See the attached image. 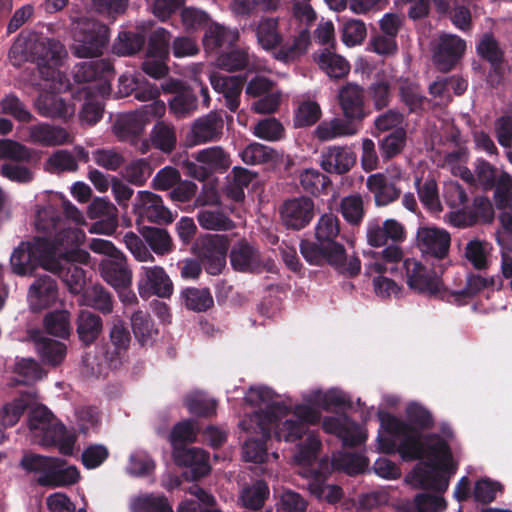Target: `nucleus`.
Masks as SVG:
<instances>
[{"label":"nucleus","instance_id":"obj_1","mask_svg":"<svg viewBox=\"0 0 512 512\" xmlns=\"http://www.w3.org/2000/svg\"><path fill=\"white\" fill-rule=\"evenodd\" d=\"M291 412V408L283 402H272L265 409L254 412L248 419L240 422L243 430L253 429L259 438H248L243 445V457L246 462L264 463L267 459V441L274 429L278 441L296 442L307 433L308 425L317 424L321 414L316 409L305 404H298L293 410L294 419L278 422Z\"/></svg>","mask_w":512,"mask_h":512},{"label":"nucleus","instance_id":"obj_12","mask_svg":"<svg viewBox=\"0 0 512 512\" xmlns=\"http://www.w3.org/2000/svg\"><path fill=\"white\" fill-rule=\"evenodd\" d=\"M245 94L257 98L251 109L258 114H272L280 105L281 93L275 90V82L266 76L253 77L246 85Z\"/></svg>","mask_w":512,"mask_h":512},{"label":"nucleus","instance_id":"obj_11","mask_svg":"<svg viewBox=\"0 0 512 512\" xmlns=\"http://www.w3.org/2000/svg\"><path fill=\"white\" fill-rule=\"evenodd\" d=\"M408 287L423 295L436 296L443 289L439 272L428 268L414 258H406L402 263Z\"/></svg>","mask_w":512,"mask_h":512},{"label":"nucleus","instance_id":"obj_15","mask_svg":"<svg viewBox=\"0 0 512 512\" xmlns=\"http://www.w3.org/2000/svg\"><path fill=\"white\" fill-rule=\"evenodd\" d=\"M163 93L172 94L168 100L170 112L177 118L190 116L197 110L198 100L193 89L184 81L174 78L165 79L161 85Z\"/></svg>","mask_w":512,"mask_h":512},{"label":"nucleus","instance_id":"obj_38","mask_svg":"<svg viewBox=\"0 0 512 512\" xmlns=\"http://www.w3.org/2000/svg\"><path fill=\"white\" fill-rule=\"evenodd\" d=\"M366 187L373 194L377 206H386L396 201L401 194L396 184L383 173L368 176Z\"/></svg>","mask_w":512,"mask_h":512},{"label":"nucleus","instance_id":"obj_44","mask_svg":"<svg viewBox=\"0 0 512 512\" xmlns=\"http://www.w3.org/2000/svg\"><path fill=\"white\" fill-rule=\"evenodd\" d=\"M238 38L237 30H231L213 22L205 30L203 45L207 51H213L225 45H233L238 41Z\"/></svg>","mask_w":512,"mask_h":512},{"label":"nucleus","instance_id":"obj_10","mask_svg":"<svg viewBox=\"0 0 512 512\" xmlns=\"http://www.w3.org/2000/svg\"><path fill=\"white\" fill-rule=\"evenodd\" d=\"M232 268L237 272L260 274L267 271L278 274L279 268L271 259L263 260L258 249L250 245L246 240L236 242L229 254Z\"/></svg>","mask_w":512,"mask_h":512},{"label":"nucleus","instance_id":"obj_53","mask_svg":"<svg viewBox=\"0 0 512 512\" xmlns=\"http://www.w3.org/2000/svg\"><path fill=\"white\" fill-rule=\"evenodd\" d=\"M300 185L302 189L315 197L321 194H328L332 182L330 178L315 169H305L300 174Z\"/></svg>","mask_w":512,"mask_h":512},{"label":"nucleus","instance_id":"obj_28","mask_svg":"<svg viewBox=\"0 0 512 512\" xmlns=\"http://www.w3.org/2000/svg\"><path fill=\"white\" fill-rule=\"evenodd\" d=\"M114 76V68L110 60L98 59L84 61L75 66L74 79L78 83L99 81V86L105 88Z\"/></svg>","mask_w":512,"mask_h":512},{"label":"nucleus","instance_id":"obj_47","mask_svg":"<svg viewBox=\"0 0 512 512\" xmlns=\"http://www.w3.org/2000/svg\"><path fill=\"white\" fill-rule=\"evenodd\" d=\"M401 512H442L446 509V501L443 497L418 493L412 500H406L400 506Z\"/></svg>","mask_w":512,"mask_h":512},{"label":"nucleus","instance_id":"obj_57","mask_svg":"<svg viewBox=\"0 0 512 512\" xmlns=\"http://www.w3.org/2000/svg\"><path fill=\"white\" fill-rule=\"evenodd\" d=\"M407 133L404 128H398L387 134L379 142L381 157L388 161L401 154L406 145Z\"/></svg>","mask_w":512,"mask_h":512},{"label":"nucleus","instance_id":"obj_46","mask_svg":"<svg viewBox=\"0 0 512 512\" xmlns=\"http://www.w3.org/2000/svg\"><path fill=\"white\" fill-rule=\"evenodd\" d=\"M134 336L141 346L152 345L158 335L151 316L141 310L135 311L130 318Z\"/></svg>","mask_w":512,"mask_h":512},{"label":"nucleus","instance_id":"obj_24","mask_svg":"<svg viewBox=\"0 0 512 512\" xmlns=\"http://www.w3.org/2000/svg\"><path fill=\"white\" fill-rule=\"evenodd\" d=\"M223 126L221 114L212 111L192 123L189 140L193 145L218 141L222 136Z\"/></svg>","mask_w":512,"mask_h":512},{"label":"nucleus","instance_id":"obj_32","mask_svg":"<svg viewBox=\"0 0 512 512\" xmlns=\"http://www.w3.org/2000/svg\"><path fill=\"white\" fill-rule=\"evenodd\" d=\"M99 269L103 279L116 289H126L131 285L132 274L123 254L101 260Z\"/></svg>","mask_w":512,"mask_h":512},{"label":"nucleus","instance_id":"obj_16","mask_svg":"<svg viewBox=\"0 0 512 512\" xmlns=\"http://www.w3.org/2000/svg\"><path fill=\"white\" fill-rule=\"evenodd\" d=\"M36 229L48 235L54 245H64L73 243L77 237L76 231L65 228V222L61 213L53 206H47L39 209L35 220Z\"/></svg>","mask_w":512,"mask_h":512},{"label":"nucleus","instance_id":"obj_48","mask_svg":"<svg viewBox=\"0 0 512 512\" xmlns=\"http://www.w3.org/2000/svg\"><path fill=\"white\" fill-rule=\"evenodd\" d=\"M146 35L142 31H121L113 43L112 51L118 56H132L143 49Z\"/></svg>","mask_w":512,"mask_h":512},{"label":"nucleus","instance_id":"obj_43","mask_svg":"<svg viewBox=\"0 0 512 512\" xmlns=\"http://www.w3.org/2000/svg\"><path fill=\"white\" fill-rule=\"evenodd\" d=\"M359 131L358 126L341 118L322 121L315 129V136L320 141H329L338 137L353 136Z\"/></svg>","mask_w":512,"mask_h":512},{"label":"nucleus","instance_id":"obj_61","mask_svg":"<svg viewBox=\"0 0 512 512\" xmlns=\"http://www.w3.org/2000/svg\"><path fill=\"white\" fill-rule=\"evenodd\" d=\"M322 116L320 105L316 101L301 102L294 112V126L296 128L310 127L316 124Z\"/></svg>","mask_w":512,"mask_h":512},{"label":"nucleus","instance_id":"obj_7","mask_svg":"<svg viewBox=\"0 0 512 512\" xmlns=\"http://www.w3.org/2000/svg\"><path fill=\"white\" fill-rule=\"evenodd\" d=\"M55 253L54 243L46 237L21 242L10 257L12 271L19 276L32 275L38 267L49 271Z\"/></svg>","mask_w":512,"mask_h":512},{"label":"nucleus","instance_id":"obj_21","mask_svg":"<svg viewBox=\"0 0 512 512\" xmlns=\"http://www.w3.org/2000/svg\"><path fill=\"white\" fill-rule=\"evenodd\" d=\"M338 98L344 118L360 129L369 114L365 110L364 89L357 84L348 83L341 88Z\"/></svg>","mask_w":512,"mask_h":512},{"label":"nucleus","instance_id":"obj_54","mask_svg":"<svg viewBox=\"0 0 512 512\" xmlns=\"http://www.w3.org/2000/svg\"><path fill=\"white\" fill-rule=\"evenodd\" d=\"M319 67L330 77L340 79L345 77L350 71L348 61L328 49H325L317 59Z\"/></svg>","mask_w":512,"mask_h":512},{"label":"nucleus","instance_id":"obj_31","mask_svg":"<svg viewBox=\"0 0 512 512\" xmlns=\"http://www.w3.org/2000/svg\"><path fill=\"white\" fill-rule=\"evenodd\" d=\"M30 338L41 361L49 366H59L67 355L65 343L48 338L39 330L30 332Z\"/></svg>","mask_w":512,"mask_h":512},{"label":"nucleus","instance_id":"obj_18","mask_svg":"<svg viewBox=\"0 0 512 512\" xmlns=\"http://www.w3.org/2000/svg\"><path fill=\"white\" fill-rule=\"evenodd\" d=\"M314 202L306 196L284 201L280 208L283 225L287 229L299 231L308 226L314 217Z\"/></svg>","mask_w":512,"mask_h":512},{"label":"nucleus","instance_id":"obj_3","mask_svg":"<svg viewBox=\"0 0 512 512\" xmlns=\"http://www.w3.org/2000/svg\"><path fill=\"white\" fill-rule=\"evenodd\" d=\"M28 410L27 425L33 435L39 438L44 447H57L60 454L71 456L77 436L58 422L53 413L44 405L30 406L28 398L22 396L7 403L0 410V423L4 428L16 425Z\"/></svg>","mask_w":512,"mask_h":512},{"label":"nucleus","instance_id":"obj_39","mask_svg":"<svg viewBox=\"0 0 512 512\" xmlns=\"http://www.w3.org/2000/svg\"><path fill=\"white\" fill-rule=\"evenodd\" d=\"M494 218V210L490 200L483 196H477L473 200L472 208H465L455 214V222L458 226H473L477 222H491Z\"/></svg>","mask_w":512,"mask_h":512},{"label":"nucleus","instance_id":"obj_60","mask_svg":"<svg viewBox=\"0 0 512 512\" xmlns=\"http://www.w3.org/2000/svg\"><path fill=\"white\" fill-rule=\"evenodd\" d=\"M257 38L265 50H274L282 42V35L278 32L276 18L262 19L257 28Z\"/></svg>","mask_w":512,"mask_h":512},{"label":"nucleus","instance_id":"obj_40","mask_svg":"<svg viewBox=\"0 0 512 512\" xmlns=\"http://www.w3.org/2000/svg\"><path fill=\"white\" fill-rule=\"evenodd\" d=\"M64 53V45L59 40L48 37L38 39L32 49L38 66L44 68L58 66Z\"/></svg>","mask_w":512,"mask_h":512},{"label":"nucleus","instance_id":"obj_56","mask_svg":"<svg viewBox=\"0 0 512 512\" xmlns=\"http://www.w3.org/2000/svg\"><path fill=\"white\" fill-rule=\"evenodd\" d=\"M87 306L99 311L103 315L113 312L114 299L112 294L101 285H94L85 294Z\"/></svg>","mask_w":512,"mask_h":512},{"label":"nucleus","instance_id":"obj_35","mask_svg":"<svg viewBox=\"0 0 512 512\" xmlns=\"http://www.w3.org/2000/svg\"><path fill=\"white\" fill-rule=\"evenodd\" d=\"M131 92L134 94V98L139 101H152L150 104H146L141 109V116L143 120L150 121L154 118H160L165 114L166 106L165 103L159 100L160 89L156 84L145 83L141 86L131 87Z\"/></svg>","mask_w":512,"mask_h":512},{"label":"nucleus","instance_id":"obj_27","mask_svg":"<svg viewBox=\"0 0 512 512\" xmlns=\"http://www.w3.org/2000/svg\"><path fill=\"white\" fill-rule=\"evenodd\" d=\"M503 281L499 276L483 277L476 273L466 275L465 286L461 289L450 292L453 302L457 305H466L487 288L501 290Z\"/></svg>","mask_w":512,"mask_h":512},{"label":"nucleus","instance_id":"obj_2","mask_svg":"<svg viewBox=\"0 0 512 512\" xmlns=\"http://www.w3.org/2000/svg\"><path fill=\"white\" fill-rule=\"evenodd\" d=\"M398 453L404 461L426 460L425 468L414 473L421 488L438 493L448 489L449 477L456 472V466L448 442L439 434L409 435L399 442Z\"/></svg>","mask_w":512,"mask_h":512},{"label":"nucleus","instance_id":"obj_8","mask_svg":"<svg viewBox=\"0 0 512 512\" xmlns=\"http://www.w3.org/2000/svg\"><path fill=\"white\" fill-rule=\"evenodd\" d=\"M406 420H402L395 415L379 411L378 418L381 428L389 435L403 441L409 435H423V431L431 430L435 421L432 413L423 405L417 402H411L405 409Z\"/></svg>","mask_w":512,"mask_h":512},{"label":"nucleus","instance_id":"obj_22","mask_svg":"<svg viewBox=\"0 0 512 512\" xmlns=\"http://www.w3.org/2000/svg\"><path fill=\"white\" fill-rule=\"evenodd\" d=\"M366 236L370 246L382 247L389 244V242H403L406 238V231L403 224L395 219H387L382 223L373 220L367 225Z\"/></svg>","mask_w":512,"mask_h":512},{"label":"nucleus","instance_id":"obj_13","mask_svg":"<svg viewBox=\"0 0 512 512\" xmlns=\"http://www.w3.org/2000/svg\"><path fill=\"white\" fill-rule=\"evenodd\" d=\"M229 248L228 240L222 235H207L196 244V251L201 263L210 275H218L226 265Z\"/></svg>","mask_w":512,"mask_h":512},{"label":"nucleus","instance_id":"obj_42","mask_svg":"<svg viewBox=\"0 0 512 512\" xmlns=\"http://www.w3.org/2000/svg\"><path fill=\"white\" fill-rule=\"evenodd\" d=\"M103 331L102 318L89 311L81 310L76 319V333L79 341L89 347L94 344Z\"/></svg>","mask_w":512,"mask_h":512},{"label":"nucleus","instance_id":"obj_29","mask_svg":"<svg viewBox=\"0 0 512 512\" xmlns=\"http://www.w3.org/2000/svg\"><path fill=\"white\" fill-rule=\"evenodd\" d=\"M173 458L176 465L191 469L193 480L201 479L210 473L211 467L208 462V453L201 448L176 447V449H173Z\"/></svg>","mask_w":512,"mask_h":512},{"label":"nucleus","instance_id":"obj_20","mask_svg":"<svg viewBox=\"0 0 512 512\" xmlns=\"http://www.w3.org/2000/svg\"><path fill=\"white\" fill-rule=\"evenodd\" d=\"M416 242L423 255L438 260L448 256L451 237L450 234L437 227H420L417 231Z\"/></svg>","mask_w":512,"mask_h":512},{"label":"nucleus","instance_id":"obj_9","mask_svg":"<svg viewBox=\"0 0 512 512\" xmlns=\"http://www.w3.org/2000/svg\"><path fill=\"white\" fill-rule=\"evenodd\" d=\"M90 255L84 250L66 252L52 260L49 272L57 275L72 294H79L85 286L86 274L79 264H87Z\"/></svg>","mask_w":512,"mask_h":512},{"label":"nucleus","instance_id":"obj_30","mask_svg":"<svg viewBox=\"0 0 512 512\" xmlns=\"http://www.w3.org/2000/svg\"><path fill=\"white\" fill-rule=\"evenodd\" d=\"M28 298L33 311H41L50 307L58 298L56 281L49 275L36 277L29 287Z\"/></svg>","mask_w":512,"mask_h":512},{"label":"nucleus","instance_id":"obj_19","mask_svg":"<svg viewBox=\"0 0 512 512\" xmlns=\"http://www.w3.org/2000/svg\"><path fill=\"white\" fill-rule=\"evenodd\" d=\"M134 212L143 219L159 225L174 220L171 211L164 206L161 196L150 191H139L133 204Z\"/></svg>","mask_w":512,"mask_h":512},{"label":"nucleus","instance_id":"obj_34","mask_svg":"<svg viewBox=\"0 0 512 512\" xmlns=\"http://www.w3.org/2000/svg\"><path fill=\"white\" fill-rule=\"evenodd\" d=\"M355 161L356 156L349 148L333 146L322 152L320 166L327 173L341 175L350 171Z\"/></svg>","mask_w":512,"mask_h":512},{"label":"nucleus","instance_id":"obj_59","mask_svg":"<svg viewBox=\"0 0 512 512\" xmlns=\"http://www.w3.org/2000/svg\"><path fill=\"white\" fill-rule=\"evenodd\" d=\"M492 246L489 242L479 239L470 240L465 247V257L476 270L488 268V256Z\"/></svg>","mask_w":512,"mask_h":512},{"label":"nucleus","instance_id":"obj_49","mask_svg":"<svg viewBox=\"0 0 512 512\" xmlns=\"http://www.w3.org/2000/svg\"><path fill=\"white\" fill-rule=\"evenodd\" d=\"M184 306L194 312H206L214 305L212 294L208 288L187 287L181 291Z\"/></svg>","mask_w":512,"mask_h":512},{"label":"nucleus","instance_id":"obj_14","mask_svg":"<svg viewBox=\"0 0 512 512\" xmlns=\"http://www.w3.org/2000/svg\"><path fill=\"white\" fill-rule=\"evenodd\" d=\"M131 341L132 336L126 323L119 317L114 318L109 327L108 341L102 346L103 357L110 368L116 369L121 365Z\"/></svg>","mask_w":512,"mask_h":512},{"label":"nucleus","instance_id":"obj_50","mask_svg":"<svg viewBox=\"0 0 512 512\" xmlns=\"http://www.w3.org/2000/svg\"><path fill=\"white\" fill-rule=\"evenodd\" d=\"M140 233L151 250L157 255H166L172 252L174 248L173 241L166 229L144 226Z\"/></svg>","mask_w":512,"mask_h":512},{"label":"nucleus","instance_id":"obj_4","mask_svg":"<svg viewBox=\"0 0 512 512\" xmlns=\"http://www.w3.org/2000/svg\"><path fill=\"white\" fill-rule=\"evenodd\" d=\"M340 233V221L333 213L323 214L315 226V239L300 242V252L311 265L328 264L342 275L353 278L361 271L358 256L347 257L343 244L336 241Z\"/></svg>","mask_w":512,"mask_h":512},{"label":"nucleus","instance_id":"obj_62","mask_svg":"<svg viewBox=\"0 0 512 512\" xmlns=\"http://www.w3.org/2000/svg\"><path fill=\"white\" fill-rule=\"evenodd\" d=\"M216 64L220 69L228 72L244 70L248 67L249 55L245 49H230L217 57Z\"/></svg>","mask_w":512,"mask_h":512},{"label":"nucleus","instance_id":"obj_26","mask_svg":"<svg viewBox=\"0 0 512 512\" xmlns=\"http://www.w3.org/2000/svg\"><path fill=\"white\" fill-rule=\"evenodd\" d=\"M87 215L90 219H98L91 232L111 235L118 227L117 209L106 199L95 198L88 206Z\"/></svg>","mask_w":512,"mask_h":512},{"label":"nucleus","instance_id":"obj_45","mask_svg":"<svg viewBox=\"0 0 512 512\" xmlns=\"http://www.w3.org/2000/svg\"><path fill=\"white\" fill-rule=\"evenodd\" d=\"M270 489L264 480H256L250 486L244 487L239 495L242 507L252 511H260L269 498Z\"/></svg>","mask_w":512,"mask_h":512},{"label":"nucleus","instance_id":"obj_37","mask_svg":"<svg viewBox=\"0 0 512 512\" xmlns=\"http://www.w3.org/2000/svg\"><path fill=\"white\" fill-rule=\"evenodd\" d=\"M309 44L310 32L308 29H302L288 40L282 39L281 44L274 49L273 56L285 64L292 63L307 52Z\"/></svg>","mask_w":512,"mask_h":512},{"label":"nucleus","instance_id":"obj_5","mask_svg":"<svg viewBox=\"0 0 512 512\" xmlns=\"http://www.w3.org/2000/svg\"><path fill=\"white\" fill-rule=\"evenodd\" d=\"M18 467L25 475L32 477L33 483L39 487H67L80 480V472L76 466L68 465L62 458L32 451L24 452Z\"/></svg>","mask_w":512,"mask_h":512},{"label":"nucleus","instance_id":"obj_58","mask_svg":"<svg viewBox=\"0 0 512 512\" xmlns=\"http://www.w3.org/2000/svg\"><path fill=\"white\" fill-rule=\"evenodd\" d=\"M387 271V266L382 262L376 261L367 267L368 273L375 272L379 274V276L373 279V286L375 293L382 298L390 297L399 291V286L394 280L383 276Z\"/></svg>","mask_w":512,"mask_h":512},{"label":"nucleus","instance_id":"obj_17","mask_svg":"<svg viewBox=\"0 0 512 512\" xmlns=\"http://www.w3.org/2000/svg\"><path fill=\"white\" fill-rule=\"evenodd\" d=\"M466 42L457 35L443 33L432 47V58L441 72L452 70L463 56Z\"/></svg>","mask_w":512,"mask_h":512},{"label":"nucleus","instance_id":"obj_63","mask_svg":"<svg viewBox=\"0 0 512 512\" xmlns=\"http://www.w3.org/2000/svg\"><path fill=\"white\" fill-rule=\"evenodd\" d=\"M147 57L167 59L169 56L170 33L164 28L153 30L146 36Z\"/></svg>","mask_w":512,"mask_h":512},{"label":"nucleus","instance_id":"obj_55","mask_svg":"<svg viewBox=\"0 0 512 512\" xmlns=\"http://www.w3.org/2000/svg\"><path fill=\"white\" fill-rule=\"evenodd\" d=\"M43 324L48 334L59 338L69 337L72 331L70 313L67 310L49 312L44 317Z\"/></svg>","mask_w":512,"mask_h":512},{"label":"nucleus","instance_id":"obj_23","mask_svg":"<svg viewBox=\"0 0 512 512\" xmlns=\"http://www.w3.org/2000/svg\"><path fill=\"white\" fill-rule=\"evenodd\" d=\"M139 294L142 298L157 295L169 298L173 293V283L160 266L143 267V276L138 283Z\"/></svg>","mask_w":512,"mask_h":512},{"label":"nucleus","instance_id":"obj_25","mask_svg":"<svg viewBox=\"0 0 512 512\" xmlns=\"http://www.w3.org/2000/svg\"><path fill=\"white\" fill-rule=\"evenodd\" d=\"M196 160L202 165L190 170L193 177L199 180L207 179L213 172H224L230 165L229 155L219 146L200 150Z\"/></svg>","mask_w":512,"mask_h":512},{"label":"nucleus","instance_id":"obj_64","mask_svg":"<svg viewBox=\"0 0 512 512\" xmlns=\"http://www.w3.org/2000/svg\"><path fill=\"white\" fill-rule=\"evenodd\" d=\"M240 157L247 165H259L274 161L277 152L266 145L255 142L246 146L240 152Z\"/></svg>","mask_w":512,"mask_h":512},{"label":"nucleus","instance_id":"obj_33","mask_svg":"<svg viewBox=\"0 0 512 512\" xmlns=\"http://www.w3.org/2000/svg\"><path fill=\"white\" fill-rule=\"evenodd\" d=\"M245 77L243 76H218L212 75L210 83L213 89L222 94L225 106L231 111L236 112L240 106V97L243 90Z\"/></svg>","mask_w":512,"mask_h":512},{"label":"nucleus","instance_id":"obj_51","mask_svg":"<svg viewBox=\"0 0 512 512\" xmlns=\"http://www.w3.org/2000/svg\"><path fill=\"white\" fill-rule=\"evenodd\" d=\"M400 101L407 106L409 113L420 114L425 109L427 97L422 94L421 88L417 83L409 80L402 81L399 85Z\"/></svg>","mask_w":512,"mask_h":512},{"label":"nucleus","instance_id":"obj_6","mask_svg":"<svg viewBox=\"0 0 512 512\" xmlns=\"http://www.w3.org/2000/svg\"><path fill=\"white\" fill-rule=\"evenodd\" d=\"M71 53L77 58H96L103 54L110 39V29L103 22L87 16L72 20Z\"/></svg>","mask_w":512,"mask_h":512},{"label":"nucleus","instance_id":"obj_41","mask_svg":"<svg viewBox=\"0 0 512 512\" xmlns=\"http://www.w3.org/2000/svg\"><path fill=\"white\" fill-rule=\"evenodd\" d=\"M28 133L33 143L47 147L64 145L72 141L71 135L65 128L46 123L30 126Z\"/></svg>","mask_w":512,"mask_h":512},{"label":"nucleus","instance_id":"obj_52","mask_svg":"<svg viewBox=\"0 0 512 512\" xmlns=\"http://www.w3.org/2000/svg\"><path fill=\"white\" fill-rule=\"evenodd\" d=\"M131 512H174L165 495L146 493L134 497L129 505Z\"/></svg>","mask_w":512,"mask_h":512},{"label":"nucleus","instance_id":"obj_36","mask_svg":"<svg viewBox=\"0 0 512 512\" xmlns=\"http://www.w3.org/2000/svg\"><path fill=\"white\" fill-rule=\"evenodd\" d=\"M38 113L47 118L60 119L67 122L75 113L74 104L67 103L54 93L40 94L36 100Z\"/></svg>","mask_w":512,"mask_h":512}]
</instances>
